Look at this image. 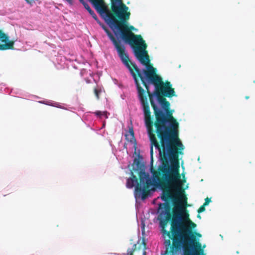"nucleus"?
I'll use <instances>...</instances> for the list:
<instances>
[{
  "label": "nucleus",
  "instance_id": "obj_1",
  "mask_svg": "<svg viewBox=\"0 0 255 255\" xmlns=\"http://www.w3.org/2000/svg\"><path fill=\"white\" fill-rule=\"evenodd\" d=\"M137 72L148 92L150 103L156 117L155 124L156 133L164 132H178V124L169 111L170 104L165 101L160 93L167 97H176L170 82L162 81L157 75L155 69L146 64L145 69H140L132 62L130 63Z\"/></svg>",
  "mask_w": 255,
  "mask_h": 255
},
{
  "label": "nucleus",
  "instance_id": "obj_33",
  "mask_svg": "<svg viewBox=\"0 0 255 255\" xmlns=\"http://www.w3.org/2000/svg\"><path fill=\"white\" fill-rule=\"evenodd\" d=\"M26 0L27 2H28V0Z\"/></svg>",
  "mask_w": 255,
  "mask_h": 255
},
{
  "label": "nucleus",
  "instance_id": "obj_7",
  "mask_svg": "<svg viewBox=\"0 0 255 255\" xmlns=\"http://www.w3.org/2000/svg\"><path fill=\"white\" fill-rule=\"evenodd\" d=\"M170 217L169 212L167 208L166 205L160 203L157 210V217L154 219L155 223H158L159 228L161 229L160 233L163 242L164 249L169 250L171 245L170 239L171 235L169 232L164 229L167 221Z\"/></svg>",
  "mask_w": 255,
  "mask_h": 255
},
{
  "label": "nucleus",
  "instance_id": "obj_5",
  "mask_svg": "<svg viewBox=\"0 0 255 255\" xmlns=\"http://www.w3.org/2000/svg\"><path fill=\"white\" fill-rule=\"evenodd\" d=\"M133 157L134 158L133 169L139 171L140 182L139 196L142 200H144L146 198L145 184H147V187L149 186L152 187L153 192L156 191V189H162V185L156 177H152L148 172H146L144 171L145 166L142 162L143 157L140 154L139 150L135 148Z\"/></svg>",
  "mask_w": 255,
  "mask_h": 255
},
{
  "label": "nucleus",
  "instance_id": "obj_32",
  "mask_svg": "<svg viewBox=\"0 0 255 255\" xmlns=\"http://www.w3.org/2000/svg\"><path fill=\"white\" fill-rule=\"evenodd\" d=\"M112 0H111V4H112Z\"/></svg>",
  "mask_w": 255,
  "mask_h": 255
},
{
  "label": "nucleus",
  "instance_id": "obj_14",
  "mask_svg": "<svg viewBox=\"0 0 255 255\" xmlns=\"http://www.w3.org/2000/svg\"><path fill=\"white\" fill-rule=\"evenodd\" d=\"M201 245L196 241L194 245L190 247V250L188 251V255H206L203 250H201Z\"/></svg>",
  "mask_w": 255,
  "mask_h": 255
},
{
  "label": "nucleus",
  "instance_id": "obj_18",
  "mask_svg": "<svg viewBox=\"0 0 255 255\" xmlns=\"http://www.w3.org/2000/svg\"><path fill=\"white\" fill-rule=\"evenodd\" d=\"M126 137L128 140H129L130 142H132L134 139V133L132 129H130L129 131V134H126Z\"/></svg>",
  "mask_w": 255,
  "mask_h": 255
},
{
  "label": "nucleus",
  "instance_id": "obj_15",
  "mask_svg": "<svg viewBox=\"0 0 255 255\" xmlns=\"http://www.w3.org/2000/svg\"><path fill=\"white\" fill-rule=\"evenodd\" d=\"M144 122L148 136H154L153 133V122L150 115L144 117Z\"/></svg>",
  "mask_w": 255,
  "mask_h": 255
},
{
  "label": "nucleus",
  "instance_id": "obj_3",
  "mask_svg": "<svg viewBox=\"0 0 255 255\" xmlns=\"http://www.w3.org/2000/svg\"><path fill=\"white\" fill-rule=\"evenodd\" d=\"M157 135L160 139L163 157L168 166L167 168L165 164L163 168V170L167 172L163 175V178L167 183H170L171 181V173L177 181L179 187L182 188L183 181L180 178L179 174L178 156L179 154H183L184 146L178 138V132H164L157 133Z\"/></svg>",
  "mask_w": 255,
  "mask_h": 255
},
{
  "label": "nucleus",
  "instance_id": "obj_19",
  "mask_svg": "<svg viewBox=\"0 0 255 255\" xmlns=\"http://www.w3.org/2000/svg\"><path fill=\"white\" fill-rule=\"evenodd\" d=\"M102 90H103L102 87H101V86H100L98 85H97L96 88H95V90H94L95 94L98 99H99V94L100 93L102 92Z\"/></svg>",
  "mask_w": 255,
  "mask_h": 255
},
{
  "label": "nucleus",
  "instance_id": "obj_2",
  "mask_svg": "<svg viewBox=\"0 0 255 255\" xmlns=\"http://www.w3.org/2000/svg\"><path fill=\"white\" fill-rule=\"evenodd\" d=\"M196 227V225L190 219L186 208L181 205L174 208L170 229L172 235L177 238L173 239L170 255H184L186 240L190 250V247L196 241L192 232Z\"/></svg>",
  "mask_w": 255,
  "mask_h": 255
},
{
  "label": "nucleus",
  "instance_id": "obj_20",
  "mask_svg": "<svg viewBox=\"0 0 255 255\" xmlns=\"http://www.w3.org/2000/svg\"><path fill=\"white\" fill-rule=\"evenodd\" d=\"M135 248L136 244H134L132 246V248L128 249L127 251V253L126 254H124V255H132V253L134 251Z\"/></svg>",
  "mask_w": 255,
  "mask_h": 255
},
{
  "label": "nucleus",
  "instance_id": "obj_11",
  "mask_svg": "<svg viewBox=\"0 0 255 255\" xmlns=\"http://www.w3.org/2000/svg\"><path fill=\"white\" fill-rule=\"evenodd\" d=\"M13 45V42L10 41L9 38L0 30V49H12Z\"/></svg>",
  "mask_w": 255,
  "mask_h": 255
},
{
  "label": "nucleus",
  "instance_id": "obj_13",
  "mask_svg": "<svg viewBox=\"0 0 255 255\" xmlns=\"http://www.w3.org/2000/svg\"><path fill=\"white\" fill-rule=\"evenodd\" d=\"M149 140H150V154L151 156H152L153 154V146L154 145L155 148L157 151L158 152L159 156L160 158H162V155H163V150L162 151L161 150V148L160 146V145L157 141V140L155 137V136H148ZM162 148V146H161Z\"/></svg>",
  "mask_w": 255,
  "mask_h": 255
},
{
  "label": "nucleus",
  "instance_id": "obj_26",
  "mask_svg": "<svg viewBox=\"0 0 255 255\" xmlns=\"http://www.w3.org/2000/svg\"><path fill=\"white\" fill-rule=\"evenodd\" d=\"M99 3V4L101 5H104L105 4L104 0H97Z\"/></svg>",
  "mask_w": 255,
  "mask_h": 255
},
{
  "label": "nucleus",
  "instance_id": "obj_27",
  "mask_svg": "<svg viewBox=\"0 0 255 255\" xmlns=\"http://www.w3.org/2000/svg\"><path fill=\"white\" fill-rule=\"evenodd\" d=\"M63 0L67 1L70 5H72L73 4V0Z\"/></svg>",
  "mask_w": 255,
  "mask_h": 255
},
{
  "label": "nucleus",
  "instance_id": "obj_24",
  "mask_svg": "<svg viewBox=\"0 0 255 255\" xmlns=\"http://www.w3.org/2000/svg\"><path fill=\"white\" fill-rule=\"evenodd\" d=\"M168 253V250L165 249L164 251H161V255H166Z\"/></svg>",
  "mask_w": 255,
  "mask_h": 255
},
{
  "label": "nucleus",
  "instance_id": "obj_29",
  "mask_svg": "<svg viewBox=\"0 0 255 255\" xmlns=\"http://www.w3.org/2000/svg\"><path fill=\"white\" fill-rule=\"evenodd\" d=\"M113 254L115 255H120V254L118 253H113Z\"/></svg>",
  "mask_w": 255,
  "mask_h": 255
},
{
  "label": "nucleus",
  "instance_id": "obj_21",
  "mask_svg": "<svg viewBox=\"0 0 255 255\" xmlns=\"http://www.w3.org/2000/svg\"><path fill=\"white\" fill-rule=\"evenodd\" d=\"M95 115L99 117H102V116H105L106 118H108V116H107V112H102L101 111H97L95 113Z\"/></svg>",
  "mask_w": 255,
  "mask_h": 255
},
{
  "label": "nucleus",
  "instance_id": "obj_22",
  "mask_svg": "<svg viewBox=\"0 0 255 255\" xmlns=\"http://www.w3.org/2000/svg\"><path fill=\"white\" fill-rule=\"evenodd\" d=\"M211 202V199H209L208 198H206L205 199V202L204 204V206H206L208 205Z\"/></svg>",
  "mask_w": 255,
  "mask_h": 255
},
{
  "label": "nucleus",
  "instance_id": "obj_4",
  "mask_svg": "<svg viewBox=\"0 0 255 255\" xmlns=\"http://www.w3.org/2000/svg\"><path fill=\"white\" fill-rule=\"evenodd\" d=\"M129 8L125 4L122 0H112V10L116 16L120 20L123 30H122L129 35V42L127 43L123 39H118L119 41H123L125 44H128L138 61L143 65L149 63V58L147 52L146 44L140 35L134 34L131 30L137 31V29L133 26L128 25V20L129 19L130 13L128 11Z\"/></svg>",
  "mask_w": 255,
  "mask_h": 255
},
{
  "label": "nucleus",
  "instance_id": "obj_10",
  "mask_svg": "<svg viewBox=\"0 0 255 255\" xmlns=\"http://www.w3.org/2000/svg\"><path fill=\"white\" fill-rule=\"evenodd\" d=\"M161 199L162 201L166 203L171 202L174 205V206L172 209V216L173 215L174 209L176 206L181 205L184 207L182 204L180 202H179V200L177 194L173 192L170 189L166 191H163L162 195L161 196ZM184 208L185 207H184Z\"/></svg>",
  "mask_w": 255,
  "mask_h": 255
},
{
  "label": "nucleus",
  "instance_id": "obj_12",
  "mask_svg": "<svg viewBox=\"0 0 255 255\" xmlns=\"http://www.w3.org/2000/svg\"><path fill=\"white\" fill-rule=\"evenodd\" d=\"M126 186L129 189L135 187L134 195L135 200L137 201V199H141V197L139 196L140 188L139 189L138 183L136 179L134 180L131 178H128L127 181Z\"/></svg>",
  "mask_w": 255,
  "mask_h": 255
},
{
  "label": "nucleus",
  "instance_id": "obj_8",
  "mask_svg": "<svg viewBox=\"0 0 255 255\" xmlns=\"http://www.w3.org/2000/svg\"><path fill=\"white\" fill-rule=\"evenodd\" d=\"M97 23L102 27L107 34L108 37L112 41L115 49L117 52L118 55L120 58L123 64L127 68H129V62L131 63L128 52L124 45L120 44L114 37L113 34L108 29L106 26L102 23L98 18L95 19Z\"/></svg>",
  "mask_w": 255,
  "mask_h": 255
},
{
  "label": "nucleus",
  "instance_id": "obj_9",
  "mask_svg": "<svg viewBox=\"0 0 255 255\" xmlns=\"http://www.w3.org/2000/svg\"><path fill=\"white\" fill-rule=\"evenodd\" d=\"M130 72L131 75L133 77L134 82L135 83L138 97L141 106L142 107V111L144 114V117L150 115V109L148 103L147 101V98L145 96V91L139 86L138 84L137 80L136 79V75L130 66L129 68H127Z\"/></svg>",
  "mask_w": 255,
  "mask_h": 255
},
{
  "label": "nucleus",
  "instance_id": "obj_23",
  "mask_svg": "<svg viewBox=\"0 0 255 255\" xmlns=\"http://www.w3.org/2000/svg\"><path fill=\"white\" fill-rule=\"evenodd\" d=\"M144 227H145V224L144 223V221L142 219L141 221V228L142 231L144 230Z\"/></svg>",
  "mask_w": 255,
  "mask_h": 255
},
{
  "label": "nucleus",
  "instance_id": "obj_25",
  "mask_svg": "<svg viewBox=\"0 0 255 255\" xmlns=\"http://www.w3.org/2000/svg\"><path fill=\"white\" fill-rule=\"evenodd\" d=\"M205 210V207L204 206H202L198 210V212L199 213H201V212H204V211Z\"/></svg>",
  "mask_w": 255,
  "mask_h": 255
},
{
  "label": "nucleus",
  "instance_id": "obj_16",
  "mask_svg": "<svg viewBox=\"0 0 255 255\" xmlns=\"http://www.w3.org/2000/svg\"><path fill=\"white\" fill-rule=\"evenodd\" d=\"M79 1L83 5L84 8L89 12V14L94 19L98 18L95 12L91 8L90 5L84 0H79Z\"/></svg>",
  "mask_w": 255,
  "mask_h": 255
},
{
  "label": "nucleus",
  "instance_id": "obj_6",
  "mask_svg": "<svg viewBox=\"0 0 255 255\" xmlns=\"http://www.w3.org/2000/svg\"><path fill=\"white\" fill-rule=\"evenodd\" d=\"M88 0L91 3L105 22L111 29L117 39H123L125 42L129 43V35L125 33L122 30L120 26L116 24L114 20L107 14L104 9L99 4V2L97 0Z\"/></svg>",
  "mask_w": 255,
  "mask_h": 255
},
{
  "label": "nucleus",
  "instance_id": "obj_30",
  "mask_svg": "<svg viewBox=\"0 0 255 255\" xmlns=\"http://www.w3.org/2000/svg\"><path fill=\"white\" fill-rule=\"evenodd\" d=\"M142 255H146V252L144 251L143 252Z\"/></svg>",
  "mask_w": 255,
  "mask_h": 255
},
{
  "label": "nucleus",
  "instance_id": "obj_17",
  "mask_svg": "<svg viewBox=\"0 0 255 255\" xmlns=\"http://www.w3.org/2000/svg\"><path fill=\"white\" fill-rule=\"evenodd\" d=\"M40 103L45 104L46 105L52 106V107H55L57 108H59L60 109H64L63 107L60 106L58 103L54 102L52 101H42L39 102Z\"/></svg>",
  "mask_w": 255,
  "mask_h": 255
},
{
  "label": "nucleus",
  "instance_id": "obj_28",
  "mask_svg": "<svg viewBox=\"0 0 255 255\" xmlns=\"http://www.w3.org/2000/svg\"><path fill=\"white\" fill-rule=\"evenodd\" d=\"M195 235H196L197 237H201V235L200 234H199V233H195Z\"/></svg>",
  "mask_w": 255,
  "mask_h": 255
},
{
  "label": "nucleus",
  "instance_id": "obj_31",
  "mask_svg": "<svg viewBox=\"0 0 255 255\" xmlns=\"http://www.w3.org/2000/svg\"><path fill=\"white\" fill-rule=\"evenodd\" d=\"M197 217L201 219V216L199 215H198Z\"/></svg>",
  "mask_w": 255,
  "mask_h": 255
}]
</instances>
